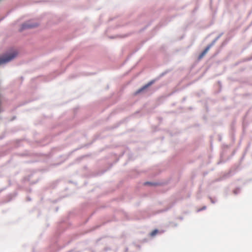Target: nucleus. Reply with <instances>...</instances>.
I'll list each match as a JSON object with an SVG mask.
<instances>
[{
  "label": "nucleus",
  "instance_id": "f257e3e1",
  "mask_svg": "<svg viewBox=\"0 0 252 252\" xmlns=\"http://www.w3.org/2000/svg\"><path fill=\"white\" fill-rule=\"evenodd\" d=\"M18 52L14 49L6 51L0 56V63H7L12 61L18 55Z\"/></svg>",
  "mask_w": 252,
  "mask_h": 252
},
{
  "label": "nucleus",
  "instance_id": "f03ea898",
  "mask_svg": "<svg viewBox=\"0 0 252 252\" xmlns=\"http://www.w3.org/2000/svg\"><path fill=\"white\" fill-rule=\"evenodd\" d=\"M38 24L36 23L25 22L21 25L20 31L22 32L27 29H31L37 27Z\"/></svg>",
  "mask_w": 252,
  "mask_h": 252
},
{
  "label": "nucleus",
  "instance_id": "7ed1b4c3",
  "mask_svg": "<svg viewBox=\"0 0 252 252\" xmlns=\"http://www.w3.org/2000/svg\"><path fill=\"white\" fill-rule=\"evenodd\" d=\"M211 47L209 45L202 51L198 57V59L200 60L202 59L208 52Z\"/></svg>",
  "mask_w": 252,
  "mask_h": 252
},
{
  "label": "nucleus",
  "instance_id": "20e7f679",
  "mask_svg": "<svg viewBox=\"0 0 252 252\" xmlns=\"http://www.w3.org/2000/svg\"><path fill=\"white\" fill-rule=\"evenodd\" d=\"M154 82V81H152L151 82H150L149 83H148L147 84H146V85H145L144 87H143L142 88H141L140 89L138 90L137 91H136L135 92V94H137L139 93H140L141 92H142L143 90H145V89H146L147 88H148V87H149L150 86H151L153 83Z\"/></svg>",
  "mask_w": 252,
  "mask_h": 252
},
{
  "label": "nucleus",
  "instance_id": "39448f33",
  "mask_svg": "<svg viewBox=\"0 0 252 252\" xmlns=\"http://www.w3.org/2000/svg\"><path fill=\"white\" fill-rule=\"evenodd\" d=\"M223 34V32H221V33H220L216 38H215L212 41V42L210 44H209V45L211 47H212L215 44V43L216 42V41Z\"/></svg>",
  "mask_w": 252,
  "mask_h": 252
},
{
  "label": "nucleus",
  "instance_id": "423d86ee",
  "mask_svg": "<svg viewBox=\"0 0 252 252\" xmlns=\"http://www.w3.org/2000/svg\"><path fill=\"white\" fill-rule=\"evenodd\" d=\"M158 233V230L157 229H155L153 230L150 234L151 236L153 237L155 236L157 233Z\"/></svg>",
  "mask_w": 252,
  "mask_h": 252
},
{
  "label": "nucleus",
  "instance_id": "0eeeda50",
  "mask_svg": "<svg viewBox=\"0 0 252 252\" xmlns=\"http://www.w3.org/2000/svg\"><path fill=\"white\" fill-rule=\"evenodd\" d=\"M149 25H147L146 26H145L144 28L143 29H141L140 30V32H142L143 31H144V30L145 29H146L148 27Z\"/></svg>",
  "mask_w": 252,
  "mask_h": 252
},
{
  "label": "nucleus",
  "instance_id": "6e6552de",
  "mask_svg": "<svg viewBox=\"0 0 252 252\" xmlns=\"http://www.w3.org/2000/svg\"><path fill=\"white\" fill-rule=\"evenodd\" d=\"M251 59L250 58H248L246 60V61H250Z\"/></svg>",
  "mask_w": 252,
  "mask_h": 252
},
{
  "label": "nucleus",
  "instance_id": "1a4fd4ad",
  "mask_svg": "<svg viewBox=\"0 0 252 252\" xmlns=\"http://www.w3.org/2000/svg\"><path fill=\"white\" fill-rule=\"evenodd\" d=\"M150 184V183H145V184Z\"/></svg>",
  "mask_w": 252,
  "mask_h": 252
},
{
  "label": "nucleus",
  "instance_id": "9d476101",
  "mask_svg": "<svg viewBox=\"0 0 252 252\" xmlns=\"http://www.w3.org/2000/svg\"><path fill=\"white\" fill-rule=\"evenodd\" d=\"M3 19V18H1V19L0 20V21L1 20H2Z\"/></svg>",
  "mask_w": 252,
  "mask_h": 252
}]
</instances>
